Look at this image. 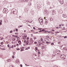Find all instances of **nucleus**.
Returning a JSON list of instances; mask_svg holds the SVG:
<instances>
[{"label": "nucleus", "mask_w": 67, "mask_h": 67, "mask_svg": "<svg viewBox=\"0 0 67 67\" xmlns=\"http://www.w3.org/2000/svg\"><path fill=\"white\" fill-rule=\"evenodd\" d=\"M60 51L58 50H57L55 52V54L56 55H59L60 54Z\"/></svg>", "instance_id": "f257e3e1"}, {"label": "nucleus", "mask_w": 67, "mask_h": 67, "mask_svg": "<svg viewBox=\"0 0 67 67\" xmlns=\"http://www.w3.org/2000/svg\"><path fill=\"white\" fill-rule=\"evenodd\" d=\"M7 8H4L3 10V13H7L8 12V10H7Z\"/></svg>", "instance_id": "f03ea898"}, {"label": "nucleus", "mask_w": 67, "mask_h": 67, "mask_svg": "<svg viewBox=\"0 0 67 67\" xmlns=\"http://www.w3.org/2000/svg\"><path fill=\"white\" fill-rule=\"evenodd\" d=\"M60 57L61 58L63 59H65V56L64 54H61L60 55Z\"/></svg>", "instance_id": "7ed1b4c3"}, {"label": "nucleus", "mask_w": 67, "mask_h": 67, "mask_svg": "<svg viewBox=\"0 0 67 67\" xmlns=\"http://www.w3.org/2000/svg\"><path fill=\"white\" fill-rule=\"evenodd\" d=\"M42 34H43V33H50V32L49 31H45V29H43L42 30Z\"/></svg>", "instance_id": "20e7f679"}, {"label": "nucleus", "mask_w": 67, "mask_h": 67, "mask_svg": "<svg viewBox=\"0 0 67 67\" xmlns=\"http://www.w3.org/2000/svg\"><path fill=\"white\" fill-rule=\"evenodd\" d=\"M59 1L62 4L64 3V1L63 0H59Z\"/></svg>", "instance_id": "39448f33"}, {"label": "nucleus", "mask_w": 67, "mask_h": 67, "mask_svg": "<svg viewBox=\"0 0 67 67\" xmlns=\"http://www.w3.org/2000/svg\"><path fill=\"white\" fill-rule=\"evenodd\" d=\"M39 21L40 22V24L41 25H42L43 24V19H41V20H39Z\"/></svg>", "instance_id": "423d86ee"}, {"label": "nucleus", "mask_w": 67, "mask_h": 67, "mask_svg": "<svg viewBox=\"0 0 67 67\" xmlns=\"http://www.w3.org/2000/svg\"><path fill=\"white\" fill-rule=\"evenodd\" d=\"M30 44L31 43L29 42V41L28 40H27L26 43V45H30Z\"/></svg>", "instance_id": "0eeeda50"}, {"label": "nucleus", "mask_w": 67, "mask_h": 67, "mask_svg": "<svg viewBox=\"0 0 67 67\" xmlns=\"http://www.w3.org/2000/svg\"><path fill=\"white\" fill-rule=\"evenodd\" d=\"M12 3H10L9 4V7H12Z\"/></svg>", "instance_id": "6e6552de"}, {"label": "nucleus", "mask_w": 67, "mask_h": 67, "mask_svg": "<svg viewBox=\"0 0 67 67\" xmlns=\"http://www.w3.org/2000/svg\"><path fill=\"white\" fill-rule=\"evenodd\" d=\"M63 18H66L67 16L66 15H65L64 14H63Z\"/></svg>", "instance_id": "1a4fd4ad"}, {"label": "nucleus", "mask_w": 67, "mask_h": 67, "mask_svg": "<svg viewBox=\"0 0 67 67\" xmlns=\"http://www.w3.org/2000/svg\"><path fill=\"white\" fill-rule=\"evenodd\" d=\"M47 20H46V21L45 22V24H46L47 23Z\"/></svg>", "instance_id": "9d476101"}, {"label": "nucleus", "mask_w": 67, "mask_h": 67, "mask_svg": "<svg viewBox=\"0 0 67 67\" xmlns=\"http://www.w3.org/2000/svg\"><path fill=\"white\" fill-rule=\"evenodd\" d=\"M11 60L10 59H8L7 60V62H11Z\"/></svg>", "instance_id": "9b49d317"}, {"label": "nucleus", "mask_w": 67, "mask_h": 67, "mask_svg": "<svg viewBox=\"0 0 67 67\" xmlns=\"http://www.w3.org/2000/svg\"><path fill=\"white\" fill-rule=\"evenodd\" d=\"M52 18L51 17H49V20H50V21H52Z\"/></svg>", "instance_id": "f8f14e48"}, {"label": "nucleus", "mask_w": 67, "mask_h": 67, "mask_svg": "<svg viewBox=\"0 0 67 67\" xmlns=\"http://www.w3.org/2000/svg\"><path fill=\"white\" fill-rule=\"evenodd\" d=\"M16 62V63H19V62H20L19 61V60H17Z\"/></svg>", "instance_id": "ddd939ff"}, {"label": "nucleus", "mask_w": 67, "mask_h": 67, "mask_svg": "<svg viewBox=\"0 0 67 67\" xmlns=\"http://www.w3.org/2000/svg\"><path fill=\"white\" fill-rule=\"evenodd\" d=\"M28 22H29V23H32V21H31V20H30L28 21Z\"/></svg>", "instance_id": "4468645a"}, {"label": "nucleus", "mask_w": 67, "mask_h": 67, "mask_svg": "<svg viewBox=\"0 0 67 67\" xmlns=\"http://www.w3.org/2000/svg\"><path fill=\"white\" fill-rule=\"evenodd\" d=\"M65 51H67V48H65L64 49H63Z\"/></svg>", "instance_id": "2eb2a0df"}, {"label": "nucleus", "mask_w": 67, "mask_h": 67, "mask_svg": "<svg viewBox=\"0 0 67 67\" xmlns=\"http://www.w3.org/2000/svg\"><path fill=\"white\" fill-rule=\"evenodd\" d=\"M41 46V44H38V45H37V46L38 47L40 46Z\"/></svg>", "instance_id": "dca6fc26"}, {"label": "nucleus", "mask_w": 67, "mask_h": 67, "mask_svg": "<svg viewBox=\"0 0 67 67\" xmlns=\"http://www.w3.org/2000/svg\"><path fill=\"white\" fill-rule=\"evenodd\" d=\"M24 1V2H25V1L26 2H28V0H25Z\"/></svg>", "instance_id": "f3484780"}, {"label": "nucleus", "mask_w": 67, "mask_h": 67, "mask_svg": "<svg viewBox=\"0 0 67 67\" xmlns=\"http://www.w3.org/2000/svg\"><path fill=\"white\" fill-rule=\"evenodd\" d=\"M12 32H13V31L12 30H11L10 31V33H12Z\"/></svg>", "instance_id": "a211bd4d"}, {"label": "nucleus", "mask_w": 67, "mask_h": 67, "mask_svg": "<svg viewBox=\"0 0 67 67\" xmlns=\"http://www.w3.org/2000/svg\"><path fill=\"white\" fill-rule=\"evenodd\" d=\"M31 4H32L31 3H29V5H31Z\"/></svg>", "instance_id": "6ab92c4d"}, {"label": "nucleus", "mask_w": 67, "mask_h": 67, "mask_svg": "<svg viewBox=\"0 0 67 67\" xmlns=\"http://www.w3.org/2000/svg\"><path fill=\"white\" fill-rule=\"evenodd\" d=\"M18 43H19V44H21V41H18Z\"/></svg>", "instance_id": "aec40b11"}, {"label": "nucleus", "mask_w": 67, "mask_h": 67, "mask_svg": "<svg viewBox=\"0 0 67 67\" xmlns=\"http://www.w3.org/2000/svg\"><path fill=\"white\" fill-rule=\"evenodd\" d=\"M27 35H24V37H26Z\"/></svg>", "instance_id": "412c9836"}, {"label": "nucleus", "mask_w": 67, "mask_h": 67, "mask_svg": "<svg viewBox=\"0 0 67 67\" xmlns=\"http://www.w3.org/2000/svg\"><path fill=\"white\" fill-rule=\"evenodd\" d=\"M55 10H53L52 11V13H55Z\"/></svg>", "instance_id": "4be33fe9"}, {"label": "nucleus", "mask_w": 67, "mask_h": 67, "mask_svg": "<svg viewBox=\"0 0 67 67\" xmlns=\"http://www.w3.org/2000/svg\"><path fill=\"white\" fill-rule=\"evenodd\" d=\"M26 40L24 41V42L25 43H26Z\"/></svg>", "instance_id": "5701e85b"}, {"label": "nucleus", "mask_w": 67, "mask_h": 67, "mask_svg": "<svg viewBox=\"0 0 67 67\" xmlns=\"http://www.w3.org/2000/svg\"><path fill=\"white\" fill-rule=\"evenodd\" d=\"M7 46L8 47H10V45H9V44H8L7 45Z\"/></svg>", "instance_id": "b1692460"}, {"label": "nucleus", "mask_w": 67, "mask_h": 67, "mask_svg": "<svg viewBox=\"0 0 67 67\" xmlns=\"http://www.w3.org/2000/svg\"><path fill=\"white\" fill-rule=\"evenodd\" d=\"M16 32H18V29H16Z\"/></svg>", "instance_id": "393cba45"}, {"label": "nucleus", "mask_w": 67, "mask_h": 67, "mask_svg": "<svg viewBox=\"0 0 67 67\" xmlns=\"http://www.w3.org/2000/svg\"><path fill=\"white\" fill-rule=\"evenodd\" d=\"M38 54H39V55H40V54H41V52H38Z\"/></svg>", "instance_id": "a878e982"}, {"label": "nucleus", "mask_w": 67, "mask_h": 67, "mask_svg": "<svg viewBox=\"0 0 67 67\" xmlns=\"http://www.w3.org/2000/svg\"><path fill=\"white\" fill-rule=\"evenodd\" d=\"M12 57L13 58H14V55L12 56Z\"/></svg>", "instance_id": "bb28decb"}, {"label": "nucleus", "mask_w": 67, "mask_h": 67, "mask_svg": "<svg viewBox=\"0 0 67 67\" xmlns=\"http://www.w3.org/2000/svg\"><path fill=\"white\" fill-rule=\"evenodd\" d=\"M51 45H54V43H51Z\"/></svg>", "instance_id": "cd10ccee"}, {"label": "nucleus", "mask_w": 67, "mask_h": 67, "mask_svg": "<svg viewBox=\"0 0 67 67\" xmlns=\"http://www.w3.org/2000/svg\"><path fill=\"white\" fill-rule=\"evenodd\" d=\"M12 48H14V47H13V45L12 46Z\"/></svg>", "instance_id": "c85d7f7f"}, {"label": "nucleus", "mask_w": 67, "mask_h": 67, "mask_svg": "<svg viewBox=\"0 0 67 67\" xmlns=\"http://www.w3.org/2000/svg\"><path fill=\"white\" fill-rule=\"evenodd\" d=\"M0 49H3V50H5V49H2L1 48H0Z\"/></svg>", "instance_id": "c756f323"}, {"label": "nucleus", "mask_w": 67, "mask_h": 67, "mask_svg": "<svg viewBox=\"0 0 67 67\" xmlns=\"http://www.w3.org/2000/svg\"><path fill=\"white\" fill-rule=\"evenodd\" d=\"M10 67H14V66H13L11 65L10 66Z\"/></svg>", "instance_id": "7c9ffc66"}, {"label": "nucleus", "mask_w": 67, "mask_h": 67, "mask_svg": "<svg viewBox=\"0 0 67 67\" xmlns=\"http://www.w3.org/2000/svg\"><path fill=\"white\" fill-rule=\"evenodd\" d=\"M35 49H36V50H37V47H36L35 48Z\"/></svg>", "instance_id": "2f4dec72"}, {"label": "nucleus", "mask_w": 67, "mask_h": 67, "mask_svg": "<svg viewBox=\"0 0 67 67\" xmlns=\"http://www.w3.org/2000/svg\"><path fill=\"white\" fill-rule=\"evenodd\" d=\"M16 50L17 51H18V50H20V49L19 48H17V49H16Z\"/></svg>", "instance_id": "473e14b6"}, {"label": "nucleus", "mask_w": 67, "mask_h": 67, "mask_svg": "<svg viewBox=\"0 0 67 67\" xmlns=\"http://www.w3.org/2000/svg\"><path fill=\"white\" fill-rule=\"evenodd\" d=\"M67 36H65L64 37V38H67Z\"/></svg>", "instance_id": "72a5a7b5"}, {"label": "nucleus", "mask_w": 67, "mask_h": 67, "mask_svg": "<svg viewBox=\"0 0 67 67\" xmlns=\"http://www.w3.org/2000/svg\"><path fill=\"white\" fill-rule=\"evenodd\" d=\"M2 20H0V23H2Z\"/></svg>", "instance_id": "f704fd0d"}, {"label": "nucleus", "mask_w": 67, "mask_h": 67, "mask_svg": "<svg viewBox=\"0 0 67 67\" xmlns=\"http://www.w3.org/2000/svg\"><path fill=\"white\" fill-rule=\"evenodd\" d=\"M34 40H36V39L37 38L36 37H34Z\"/></svg>", "instance_id": "c9c22d12"}, {"label": "nucleus", "mask_w": 67, "mask_h": 67, "mask_svg": "<svg viewBox=\"0 0 67 67\" xmlns=\"http://www.w3.org/2000/svg\"><path fill=\"white\" fill-rule=\"evenodd\" d=\"M20 66H21V67H23L22 65V64H20Z\"/></svg>", "instance_id": "e433bc0d"}, {"label": "nucleus", "mask_w": 67, "mask_h": 67, "mask_svg": "<svg viewBox=\"0 0 67 67\" xmlns=\"http://www.w3.org/2000/svg\"><path fill=\"white\" fill-rule=\"evenodd\" d=\"M13 54H14V55H15V52H13Z\"/></svg>", "instance_id": "4c0bfd02"}, {"label": "nucleus", "mask_w": 67, "mask_h": 67, "mask_svg": "<svg viewBox=\"0 0 67 67\" xmlns=\"http://www.w3.org/2000/svg\"><path fill=\"white\" fill-rule=\"evenodd\" d=\"M8 42H5V43L6 44H8Z\"/></svg>", "instance_id": "58836bf2"}, {"label": "nucleus", "mask_w": 67, "mask_h": 67, "mask_svg": "<svg viewBox=\"0 0 67 67\" xmlns=\"http://www.w3.org/2000/svg\"><path fill=\"white\" fill-rule=\"evenodd\" d=\"M48 43H49V42H46V44H48Z\"/></svg>", "instance_id": "ea45409f"}, {"label": "nucleus", "mask_w": 67, "mask_h": 67, "mask_svg": "<svg viewBox=\"0 0 67 67\" xmlns=\"http://www.w3.org/2000/svg\"><path fill=\"white\" fill-rule=\"evenodd\" d=\"M16 45L17 46H19V44H18L17 43V44H16Z\"/></svg>", "instance_id": "a19ab883"}, {"label": "nucleus", "mask_w": 67, "mask_h": 67, "mask_svg": "<svg viewBox=\"0 0 67 67\" xmlns=\"http://www.w3.org/2000/svg\"><path fill=\"white\" fill-rule=\"evenodd\" d=\"M12 36L13 37V36H14V37H15V35H13Z\"/></svg>", "instance_id": "79ce46f5"}, {"label": "nucleus", "mask_w": 67, "mask_h": 67, "mask_svg": "<svg viewBox=\"0 0 67 67\" xmlns=\"http://www.w3.org/2000/svg\"><path fill=\"white\" fill-rule=\"evenodd\" d=\"M3 38H2L1 39V40H2L3 39Z\"/></svg>", "instance_id": "37998d69"}, {"label": "nucleus", "mask_w": 67, "mask_h": 67, "mask_svg": "<svg viewBox=\"0 0 67 67\" xmlns=\"http://www.w3.org/2000/svg\"><path fill=\"white\" fill-rule=\"evenodd\" d=\"M2 23H0V25H2Z\"/></svg>", "instance_id": "c03bdc74"}, {"label": "nucleus", "mask_w": 67, "mask_h": 67, "mask_svg": "<svg viewBox=\"0 0 67 67\" xmlns=\"http://www.w3.org/2000/svg\"><path fill=\"white\" fill-rule=\"evenodd\" d=\"M3 42H1V44H3Z\"/></svg>", "instance_id": "a18cd8bd"}, {"label": "nucleus", "mask_w": 67, "mask_h": 67, "mask_svg": "<svg viewBox=\"0 0 67 67\" xmlns=\"http://www.w3.org/2000/svg\"><path fill=\"white\" fill-rule=\"evenodd\" d=\"M18 34V33H15V34L16 35H17V34Z\"/></svg>", "instance_id": "49530a36"}, {"label": "nucleus", "mask_w": 67, "mask_h": 67, "mask_svg": "<svg viewBox=\"0 0 67 67\" xmlns=\"http://www.w3.org/2000/svg\"><path fill=\"white\" fill-rule=\"evenodd\" d=\"M34 43L35 44H37V43L36 42H34Z\"/></svg>", "instance_id": "de8ad7c7"}, {"label": "nucleus", "mask_w": 67, "mask_h": 67, "mask_svg": "<svg viewBox=\"0 0 67 67\" xmlns=\"http://www.w3.org/2000/svg\"><path fill=\"white\" fill-rule=\"evenodd\" d=\"M23 26V25H21L20 26V27H22Z\"/></svg>", "instance_id": "09e8293b"}, {"label": "nucleus", "mask_w": 67, "mask_h": 67, "mask_svg": "<svg viewBox=\"0 0 67 67\" xmlns=\"http://www.w3.org/2000/svg\"><path fill=\"white\" fill-rule=\"evenodd\" d=\"M33 29H34V30H35V27H33Z\"/></svg>", "instance_id": "8fccbe9b"}, {"label": "nucleus", "mask_w": 67, "mask_h": 67, "mask_svg": "<svg viewBox=\"0 0 67 67\" xmlns=\"http://www.w3.org/2000/svg\"><path fill=\"white\" fill-rule=\"evenodd\" d=\"M52 31H55V30H54V29L52 30Z\"/></svg>", "instance_id": "3c124183"}, {"label": "nucleus", "mask_w": 67, "mask_h": 67, "mask_svg": "<svg viewBox=\"0 0 67 67\" xmlns=\"http://www.w3.org/2000/svg\"><path fill=\"white\" fill-rule=\"evenodd\" d=\"M40 18H39L38 19V21H40Z\"/></svg>", "instance_id": "603ef678"}, {"label": "nucleus", "mask_w": 67, "mask_h": 67, "mask_svg": "<svg viewBox=\"0 0 67 67\" xmlns=\"http://www.w3.org/2000/svg\"><path fill=\"white\" fill-rule=\"evenodd\" d=\"M27 48L28 49H30V47H28Z\"/></svg>", "instance_id": "864d4df0"}, {"label": "nucleus", "mask_w": 67, "mask_h": 67, "mask_svg": "<svg viewBox=\"0 0 67 67\" xmlns=\"http://www.w3.org/2000/svg\"><path fill=\"white\" fill-rule=\"evenodd\" d=\"M39 32H42V30H41L40 31H39Z\"/></svg>", "instance_id": "5fc2aeb1"}, {"label": "nucleus", "mask_w": 67, "mask_h": 67, "mask_svg": "<svg viewBox=\"0 0 67 67\" xmlns=\"http://www.w3.org/2000/svg\"><path fill=\"white\" fill-rule=\"evenodd\" d=\"M12 40V41H15V39H14Z\"/></svg>", "instance_id": "6e6d98bb"}, {"label": "nucleus", "mask_w": 67, "mask_h": 67, "mask_svg": "<svg viewBox=\"0 0 67 67\" xmlns=\"http://www.w3.org/2000/svg\"><path fill=\"white\" fill-rule=\"evenodd\" d=\"M25 50H28V48H26L25 49Z\"/></svg>", "instance_id": "4d7b16f0"}, {"label": "nucleus", "mask_w": 67, "mask_h": 67, "mask_svg": "<svg viewBox=\"0 0 67 67\" xmlns=\"http://www.w3.org/2000/svg\"><path fill=\"white\" fill-rule=\"evenodd\" d=\"M42 29H40V28H38V30H42Z\"/></svg>", "instance_id": "13d9d810"}, {"label": "nucleus", "mask_w": 67, "mask_h": 67, "mask_svg": "<svg viewBox=\"0 0 67 67\" xmlns=\"http://www.w3.org/2000/svg\"><path fill=\"white\" fill-rule=\"evenodd\" d=\"M54 67H58L57 66H56V65H55L54 66Z\"/></svg>", "instance_id": "bf43d9fd"}, {"label": "nucleus", "mask_w": 67, "mask_h": 67, "mask_svg": "<svg viewBox=\"0 0 67 67\" xmlns=\"http://www.w3.org/2000/svg\"><path fill=\"white\" fill-rule=\"evenodd\" d=\"M12 44H13V42L12 41Z\"/></svg>", "instance_id": "052dcab7"}, {"label": "nucleus", "mask_w": 67, "mask_h": 67, "mask_svg": "<svg viewBox=\"0 0 67 67\" xmlns=\"http://www.w3.org/2000/svg\"><path fill=\"white\" fill-rule=\"evenodd\" d=\"M28 25V26H31V25Z\"/></svg>", "instance_id": "680f3d73"}, {"label": "nucleus", "mask_w": 67, "mask_h": 67, "mask_svg": "<svg viewBox=\"0 0 67 67\" xmlns=\"http://www.w3.org/2000/svg\"><path fill=\"white\" fill-rule=\"evenodd\" d=\"M14 47H16V46H15V45H14Z\"/></svg>", "instance_id": "e2e57ef3"}, {"label": "nucleus", "mask_w": 67, "mask_h": 67, "mask_svg": "<svg viewBox=\"0 0 67 67\" xmlns=\"http://www.w3.org/2000/svg\"><path fill=\"white\" fill-rule=\"evenodd\" d=\"M27 40H29V38L28 37V38H27Z\"/></svg>", "instance_id": "0e129e2a"}, {"label": "nucleus", "mask_w": 67, "mask_h": 67, "mask_svg": "<svg viewBox=\"0 0 67 67\" xmlns=\"http://www.w3.org/2000/svg\"><path fill=\"white\" fill-rule=\"evenodd\" d=\"M56 28H57V29H59V27H57Z\"/></svg>", "instance_id": "69168bd1"}, {"label": "nucleus", "mask_w": 67, "mask_h": 67, "mask_svg": "<svg viewBox=\"0 0 67 67\" xmlns=\"http://www.w3.org/2000/svg\"><path fill=\"white\" fill-rule=\"evenodd\" d=\"M44 19L45 20V19H46V18L44 17Z\"/></svg>", "instance_id": "338daca9"}, {"label": "nucleus", "mask_w": 67, "mask_h": 67, "mask_svg": "<svg viewBox=\"0 0 67 67\" xmlns=\"http://www.w3.org/2000/svg\"><path fill=\"white\" fill-rule=\"evenodd\" d=\"M13 31V32H15V30H14Z\"/></svg>", "instance_id": "774afa93"}]
</instances>
